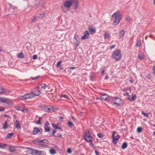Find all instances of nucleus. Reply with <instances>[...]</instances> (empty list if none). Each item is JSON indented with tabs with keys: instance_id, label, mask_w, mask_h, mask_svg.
<instances>
[{
	"instance_id": "54",
	"label": "nucleus",
	"mask_w": 155,
	"mask_h": 155,
	"mask_svg": "<svg viewBox=\"0 0 155 155\" xmlns=\"http://www.w3.org/2000/svg\"><path fill=\"white\" fill-rule=\"evenodd\" d=\"M40 16H41L40 17L43 18L45 16V14H42L40 15Z\"/></svg>"
},
{
	"instance_id": "28",
	"label": "nucleus",
	"mask_w": 155,
	"mask_h": 155,
	"mask_svg": "<svg viewBox=\"0 0 155 155\" xmlns=\"http://www.w3.org/2000/svg\"><path fill=\"white\" fill-rule=\"evenodd\" d=\"M127 147V143L126 142L124 143L121 146V148L123 149H126Z\"/></svg>"
},
{
	"instance_id": "16",
	"label": "nucleus",
	"mask_w": 155,
	"mask_h": 155,
	"mask_svg": "<svg viewBox=\"0 0 155 155\" xmlns=\"http://www.w3.org/2000/svg\"><path fill=\"white\" fill-rule=\"evenodd\" d=\"M39 151V150L36 149H31V154L32 155H38Z\"/></svg>"
},
{
	"instance_id": "12",
	"label": "nucleus",
	"mask_w": 155,
	"mask_h": 155,
	"mask_svg": "<svg viewBox=\"0 0 155 155\" xmlns=\"http://www.w3.org/2000/svg\"><path fill=\"white\" fill-rule=\"evenodd\" d=\"M89 33L87 31H86L84 32V35L81 37V38L82 39L85 40L87 39L89 37Z\"/></svg>"
},
{
	"instance_id": "21",
	"label": "nucleus",
	"mask_w": 155,
	"mask_h": 155,
	"mask_svg": "<svg viewBox=\"0 0 155 155\" xmlns=\"http://www.w3.org/2000/svg\"><path fill=\"white\" fill-rule=\"evenodd\" d=\"M119 34L120 38L123 37L125 34L124 31L123 30H122L119 32Z\"/></svg>"
},
{
	"instance_id": "48",
	"label": "nucleus",
	"mask_w": 155,
	"mask_h": 155,
	"mask_svg": "<svg viewBox=\"0 0 155 155\" xmlns=\"http://www.w3.org/2000/svg\"><path fill=\"white\" fill-rule=\"evenodd\" d=\"M67 152L69 153H71V150L70 148H68L67 150Z\"/></svg>"
},
{
	"instance_id": "27",
	"label": "nucleus",
	"mask_w": 155,
	"mask_h": 155,
	"mask_svg": "<svg viewBox=\"0 0 155 155\" xmlns=\"http://www.w3.org/2000/svg\"><path fill=\"white\" fill-rule=\"evenodd\" d=\"M13 134H14L13 133L8 134L5 137V138L6 139H8V138H10L13 136Z\"/></svg>"
},
{
	"instance_id": "58",
	"label": "nucleus",
	"mask_w": 155,
	"mask_h": 155,
	"mask_svg": "<svg viewBox=\"0 0 155 155\" xmlns=\"http://www.w3.org/2000/svg\"><path fill=\"white\" fill-rule=\"evenodd\" d=\"M70 69H72V70H73V69H75V67H70Z\"/></svg>"
},
{
	"instance_id": "53",
	"label": "nucleus",
	"mask_w": 155,
	"mask_h": 155,
	"mask_svg": "<svg viewBox=\"0 0 155 155\" xmlns=\"http://www.w3.org/2000/svg\"><path fill=\"white\" fill-rule=\"evenodd\" d=\"M39 78V76H37L35 78H32V80H34L37 79H38Z\"/></svg>"
},
{
	"instance_id": "41",
	"label": "nucleus",
	"mask_w": 155,
	"mask_h": 155,
	"mask_svg": "<svg viewBox=\"0 0 155 155\" xmlns=\"http://www.w3.org/2000/svg\"><path fill=\"white\" fill-rule=\"evenodd\" d=\"M142 114H143L144 115V116H145L147 117H149L148 113H144V112H142Z\"/></svg>"
},
{
	"instance_id": "44",
	"label": "nucleus",
	"mask_w": 155,
	"mask_h": 155,
	"mask_svg": "<svg viewBox=\"0 0 155 155\" xmlns=\"http://www.w3.org/2000/svg\"><path fill=\"white\" fill-rule=\"evenodd\" d=\"M142 131V128L140 127H138L137 128V132L138 133H140Z\"/></svg>"
},
{
	"instance_id": "52",
	"label": "nucleus",
	"mask_w": 155,
	"mask_h": 155,
	"mask_svg": "<svg viewBox=\"0 0 155 155\" xmlns=\"http://www.w3.org/2000/svg\"><path fill=\"white\" fill-rule=\"evenodd\" d=\"M5 110L4 108L3 107L0 108V111H4Z\"/></svg>"
},
{
	"instance_id": "5",
	"label": "nucleus",
	"mask_w": 155,
	"mask_h": 155,
	"mask_svg": "<svg viewBox=\"0 0 155 155\" xmlns=\"http://www.w3.org/2000/svg\"><path fill=\"white\" fill-rule=\"evenodd\" d=\"M0 101L6 103L10 105H12L13 104L11 100L5 97H0Z\"/></svg>"
},
{
	"instance_id": "61",
	"label": "nucleus",
	"mask_w": 155,
	"mask_h": 155,
	"mask_svg": "<svg viewBox=\"0 0 155 155\" xmlns=\"http://www.w3.org/2000/svg\"><path fill=\"white\" fill-rule=\"evenodd\" d=\"M102 75H103L104 74V70L102 71Z\"/></svg>"
},
{
	"instance_id": "19",
	"label": "nucleus",
	"mask_w": 155,
	"mask_h": 155,
	"mask_svg": "<svg viewBox=\"0 0 155 155\" xmlns=\"http://www.w3.org/2000/svg\"><path fill=\"white\" fill-rule=\"evenodd\" d=\"M136 94H134L132 95V97L129 96L128 97V99L130 101H134L136 100Z\"/></svg>"
},
{
	"instance_id": "37",
	"label": "nucleus",
	"mask_w": 155,
	"mask_h": 155,
	"mask_svg": "<svg viewBox=\"0 0 155 155\" xmlns=\"http://www.w3.org/2000/svg\"><path fill=\"white\" fill-rule=\"evenodd\" d=\"M60 97L61 98L62 97H64V98H67V99H68L69 98V97H68V96L67 95H65V94L61 95H60Z\"/></svg>"
},
{
	"instance_id": "34",
	"label": "nucleus",
	"mask_w": 155,
	"mask_h": 155,
	"mask_svg": "<svg viewBox=\"0 0 155 155\" xmlns=\"http://www.w3.org/2000/svg\"><path fill=\"white\" fill-rule=\"evenodd\" d=\"M7 145L4 143H1L0 144V148H2L4 149L5 147L7 146Z\"/></svg>"
},
{
	"instance_id": "20",
	"label": "nucleus",
	"mask_w": 155,
	"mask_h": 155,
	"mask_svg": "<svg viewBox=\"0 0 155 155\" xmlns=\"http://www.w3.org/2000/svg\"><path fill=\"white\" fill-rule=\"evenodd\" d=\"M46 88V85L45 84H39L38 87V88L39 89H45Z\"/></svg>"
},
{
	"instance_id": "9",
	"label": "nucleus",
	"mask_w": 155,
	"mask_h": 155,
	"mask_svg": "<svg viewBox=\"0 0 155 155\" xmlns=\"http://www.w3.org/2000/svg\"><path fill=\"white\" fill-rule=\"evenodd\" d=\"M42 131V129L41 128L38 129L37 127H35L33 131V135H35L38 133H41Z\"/></svg>"
},
{
	"instance_id": "26",
	"label": "nucleus",
	"mask_w": 155,
	"mask_h": 155,
	"mask_svg": "<svg viewBox=\"0 0 155 155\" xmlns=\"http://www.w3.org/2000/svg\"><path fill=\"white\" fill-rule=\"evenodd\" d=\"M52 126L54 128L55 130L57 129H59L61 130L60 131L61 132H62L63 131L62 130V129H61L60 127H58L57 126L56 124H52Z\"/></svg>"
},
{
	"instance_id": "30",
	"label": "nucleus",
	"mask_w": 155,
	"mask_h": 155,
	"mask_svg": "<svg viewBox=\"0 0 155 155\" xmlns=\"http://www.w3.org/2000/svg\"><path fill=\"white\" fill-rule=\"evenodd\" d=\"M138 57L139 59L143 60L144 58V55L142 54H138Z\"/></svg>"
},
{
	"instance_id": "25",
	"label": "nucleus",
	"mask_w": 155,
	"mask_h": 155,
	"mask_svg": "<svg viewBox=\"0 0 155 155\" xmlns=\"http://www.w3.org/2000/svg\"><path fill=\"white\" fill-rule=\"evenodd\" d=\"M2 125H3V127H2V128L5 129L7 128L8 127V121H5V122L4 124H2Z\"/></svg>"
},
{
	"instance_id": "50",
	"label": "nucleus",
	"mask_w": 155,
	"mask_h": 155,
	"mask_svg": "<svg viewBox=\"0 0 155 155\" xmlns=\"http://www.w3.org/2000/svg\"><path fill=\"white\" fill-rule=\"evenodd\" d=\"M57 132V131L55 130H53V132L52 133V135H53L54 136H55V135H54V134L56 133Z\"/></svg>"
},
{
	"instance_id": "42",
	"label": "nucleus",
	"mask_w": 155,
	"mask_h": 155,
	"mask_svg": "<svg viewBox=\"0 0 155 155\" xmlns=\"http://www.w3.org/2000/svg\"><path fill=\"white\" fill-rule=\"evenodd\" d=\"M61 61H59L58 62V63H57V67H60V66L61 65Z\"/></svg>"
},
{
	"instance_id": "8",
	"label": "nucleus",
	"mask_w": 155,
	"mask_h": 155,
	"mask_svg": "<svg viewBox=\"0 0 155 155\" xmlns=\"http://www.w3.org/2000/svg\"><path fill=\"white\" fill-rule=\"evenodd\" d=\"M74 39L75 40L74 44L76 45V47L77 48L79 44V37L78 35H75L74 36Z\"/></svg>"
},
{
	"instance_id": "40",
	"label": "nucleus",
	"mask_w": 155,
	"mask_h": 155,
	"mask_svg": "<svg viewBox=\"0 0 155 155\" xmlns=\"http://www.w3.org/2000/svg\"><path fill=\"white\" fill-rule=\"evenodd\" d=\"M140 40H138L136 43V46L137 47L140 46Z\"/></svg>"
},
{
	"instance_id": "49",
	"label": "nucleus",
	"mask_w": 155,
	"mask_h": 155,
	"mask_svg": "<svg viewBox=\"0 0 155 155\" xmlns=\"http://www.w3.org/2000/svg\"><path fill=\"white\" fill-rule=\"evenodd\" d=\"M62 136V134L61 133H58L57 135V136L58 137H61Z\"/></svg>"
},
{
	"instance_id": "24",
	"label": "nucleus",
	"mask_w": 155,
	"mask_h": 155,
	"mask_svg": "<svg viewBox=\"0 0 155 155\" xmlns=\"http://www.w3.org/2000/svg\"><path fill=\"white\" fill-rule=\"evenodd\" d=\"M104 38L108 39L110 36L109 33L107 32H106L104 34Z\"/></svg>"
},
{
	"instance_id": "31",
	"label": "nucleus",
	"mask_w": 155,
	"mask_h": 155,
	"mask_svg": "<svg viewBox=\"0 0 155 155\" xmlns=\"http://www.w3.org/2000/svg\"><path fill=\"white\" fill-rule=\"evenodd\" d=\"M15 150V147L13 146H10L9 148V150L11 152H14Z\"/></svg>"
},
{
	"instance_id": "45",
	"label": "nucleus",
	"mask_w": 155,
	"mask_h": 155,
	"mask_svg": "<svg viewBox=\"0 0 155 155\" xmlns=\"http://www.w3.org/2000/svg\"><path fill=\"white\" fill-rule=\"evenodd\" d=\"M126 20L128 21H130L131 20V18L129 16H128L126 18Z\"/></svg>"
},
{
	"instance_id": "57",
	"label": "nucleus",
	"mask_w": 155,
	"mask_h": 155,
	"mask_svg": "<svg viewBox=\"0 0 155 155\" xmlns=\"http://www.w3.org/2000/svg\"><path fill=\"white\" fill-rule=\"evenodd\" d=\"M153 71L154 74L155 75V66L153 67Z\"/></svg>"
},
{
	"instance_id": "51",
	"label": "nucleus",
	"mask_w": 155,
	"mask_h": 155,
	"mask_svg": "<svg viewBox=\"0 0 155 155\" xmlns=\"http://www.w3.org/2000/svg\"><path fill=\"white\" fill-rule=\"evenodd\" d=\"M88 142L90 143V145H91L93 147H94V144H93V143H92V141H91V142Z\"/></svg>"
},
{
	"instance_id": "56",
	"label": "nucleus",
	"mask_w": 155,
	"mask_h": 155,
	"mask_svg": "<svg viewBox=\"0 0 155 155\" xmlns=\"http://www.w3.org/2000/svg\"><path fill=\"white\" fill-rule=\"evenodd\" d=\"M115 47V45H113L112 46H110V48L111 49H113V48H114Z\"/></svg>"
},
{
	"instance_id": "64",
	"label": "nucleus",
	"mask_w": 155,
	"mask_h": 155,
	"mask_svg": "<svg viewBox=\"0 0 155 155\" xmlns=\"http://www.w3.org/2000/svg\"><path fill=\"white\" fill-rule=\"evenodd\" d=\"M153 4L155 6V0H154L153 2Z\"/></svg>"
},
{
	"instance_id": "46",
	"label": "nucleus",
	"mask_w": 155,
	"mask_h": 155,
	"mask_svg": "<svg viewBox=\"0 0 155 155\" xmlns=\"http://www.w3.org/2000/svg\"><path fill=\"white\" fill-rule=\"evenodd\" d=\"M10 91H11L10 90H6V89H5V92L3 93H5V94H9L10 93Z\"/></svg>"
},
{
	"instance_id": "33",
	"label": "nucleus",
	"mask_w": 155,
	"mask_h": 155,
	"mask_svg": "<svg viewBox=\"0 0 155 155\" xmlns=\"http://www.w3.org/2000/svg\"><path fill=\"white\" fill-rule=\"evenodd\" d=\"M50 153L52 155H54L56 153V151L54 149H52L50 151Z\"/></svg>"
},
{
	"instance_id": "1",
	"label": "nucleus",
	"mask_w": 155,
	"mask_h": 155,
	"mask_svg": "<svg viewBox=\"0 0 155 155\" xmlns=\"http://www.w3.org/2000/svg\"><path fill=\"white\" fill-rule=\"evenodd\" d=\"M72 5H74L75 8L79 6L78 1V0H68L66 1L64 4V6L67 8H70Z\"/></svg>"
},
{
	"instance_id": "11",
	"label": "nucleus",
	"mask_w": 155,
	"mask_h": 155,
	"mask_svg": "<svg viewBox=\"0 0 155 155\" xmlns=\"http://www.w3.org/2000/svg\"><path fill=\"white\" fill-rule=\"evenodd\" d=\"M49 125V124L48 121H47L45 122L44 127L45 130V132H48L50 130V129L48 127Z\"/></svg>"
},
{
	"instance_id": "22",
	"label": "nucleus",
	"mask_w": 155,
	"mask_h": 155,
	"mask_svg": "<svg viewBox=\"0 0 155 155\" xmlns=\"http://www.w3.org/2000/svg\"><path fill=\"white\" fill-rule=\"evenodd\" d=\"M88 30L89 32L91 34H93L95 33L96 32L95 29H93L91 28H88Z\"/></svg>"
},
{
	"instance_id": "59",
	"label": "nucleus",
	"mask_w": 155,
	"mask_h": 155,
	"mask_svg": "<svg viewBox=\"0 0 155 155\" xmlns=\"http://www.w3.org/2000/svg\"><path fill=\"white\" fill-rule=\"evenodd\" d=\"M95 153L96 155H99L98 153L97 150H95Z\"/></svg>"
},
{
	"instance_id": "4",
	"label": "nucleus",
	"mask_w": 155,
	"mask_h": 155,
	"mask_svg": "<svg viewBox=\"0 0 155 155\" xmlns=\"http://www.w3.org/2000/svg\"><path fill=\"white\" fill-rule=\"evenodd\" d=\"M84 137L85 140L87 142L92 141L93 139L92 137L91 136L90 132L89 131H87L85 133Z\"/></svg>"
},
{
	"instance_id": "18",
	"label": "nucleus",
	"mask_w": 155,
	"mask_h": 155,
	"mask_svg": "<svg viewBox=\"0 0 155 155\" xmlns=\"http://www.w3.org/2000/svg\"><path fill=\"white\" fill-rule=\"evenodd\" d=\"M44 110L45 111L49 112H52L53 111L52 108L49 106L45 107Z\"/></svg>"
},
{
	"instance_id": "3",
	"label": "nucleus",
	"mask_w": 155,
	"mask_h": 155,
	"mask_svg": "<svg viewBox=\"0 0 155 155\" xmlns=\"http://www.w3.org/2000/svg\"><path fill=\"white\" fill-rule=\"evenodd\" d=\"M112 57L116 61H118L121 58V54L120 51V50H117L113 52Z\"/></svg>"
},
{
	"instance_id": "15",
	"label": "nucleus",
	"mask_w": 155,
	"mask_h": 155,
	"mask_svg": "<svg viewBox=\"0 0 155 155\" xmlns=\"http://www.w3.org/2000/svg\"><path fill=\"white\" fill-rule=\"evenodd\" d=\"M101 98L102 100L104 101H108L109 100V97L106 94H104L101 96Z\"/></svg>"
},
{
	"instance_id": "39",
	"label": "nucleus",
	"mask_w": 155,
	"mask_h": 155,
	"mask_svg": "<svg viewBox=\"0 0 155 155\" xmlns=\"http://www.w3.org/2000/svg\"><path fill=\"white\" fill-rule=\"evenodd\" d=\"M41 117H40L39 118V119L37 122H36V124H41Z\"/></svg>"
},
{
	"instance_id": "47",
	"label": "nucleus",
	"mask_w": 155,
	"mask_h": 155,
	"mask_svg": "<svg viewBox=\"0 0 155 155\" xmlns=\"http://www.w3.org/2000/svg\"><path fill=\"white\" fill-rule=\"evenodd\" d=\"M37 58V56L36 55H34L33 56V59L34 60L36 59Z\"/></svg>"
},
{
	"instance_id": "29",
	"label": "nucleus",
	"mask_w": 155,
	"mask_h": 155,
	"mask_svg": "<svg viewBox=\"0 0 155 155\" xmlns=\"http://www.w3.org/2000/svg\"><path fill=\"white\" fill-rule=\"evenodd\" d=\"M18 58L21 59L23 58L24 57L23 54L22 52L18 54Z\"/></svg>"
},
{
	"instance_id": "14",
	"label": "nucleus",
	"mask_w": 155,
	"mask_h": 155,
	"mask_svg": "<svg viewBox=\"0 0 155 155\" xmlns=\"http://www.w3.org/2000/svg\"><path fill=\"white\" fill-rule=\"evenodd\" d=\"M26 99L32 98L34 97V95L31 92L29 94H25Z\"/></svg>"
},
{
	"instance_id": "2",
	"label": "nucleus",
	"mask_w": 155,
	"mask_h": 155,
	"mask_svg": "<svg viewBox=\"0 0 155 155\" xmlns=\"http://www.w3.org/2000/svg\"><path fill=\"white\" fill-rule=\"evenodd\" d=\"M34 142L35 144H38L42 147H45L47 146L49 141L47 140L44 139L41 140H35Z\"/></svg>"
},
{
	"instance_id": "35",
	"label": "nucleus",
	"mask_w": 155,
	"mask_h": 155,
	"mask_svg": "<svg viewBox=\"0 0 155 155\" xmlns=\"http://www.w3.org/2000/svg\"><path fill=\"white\" fill-rule=\"evenodd\" d=\"M38 155H46V153L44 151L39 150Z\"/></svg>"
},
{
	"instance_id": "10",
	"label": "nucleus",
	"mask_w": 155,
	"mask_h": 155,
	"mask_svg": "<svg viewBox=\"0 0 155 155\" xmlns=\"http://www.w3.org/2000/svg\"><path fill=\"white\" fill-rule=\"evenodd\" d=\"M119 17H120V18H122V17L121 14L118 12H117L114 13L111 16V17L113 18L114 17V18L115 19L116 18H118Z\"/></svg>"
},
{
	"instance_id": "55",
	"label": "nucleus",
	"mask_w": 155,
	"mask_h": 155,
	"mask_svg": "<svg viewBox=\"0 0 155 155\" xmlns=\"http://www.w3.org/2000/svg\"><path fill=\"white\" fill-rule=\"evenodd\" d=\"M147 78H148L149 79H150V75L149 74H148L147 76Z\"/></svg>"
},
{
	"instance_id": "23",
	"label": "nucleus",
	"mask_w": 155,
	"mask_h": 155,
	"mask_svg": "<svg viewBox=\"0 0 155 155\" xmlns=\"http://www.w3.org/2000/svg\"><path fill=\"white\" fill-rule=\"evenodd\" d=\"M16 126L17 129H20L21 128L20 124L18 120H16Z\"/></svg>"
},
{
	"instance_id": "43",
	"label": "nucleus",
	"mask_w": 155,
	"mask_h": 155,
	"mask_svg": "<svg viewBox=\"0 0 155 155\" xmlns=\"http://www.w3.org/2000/svg\"><path fill=\"white\" fill-rule=\"evenodd\" d=\"M97 135L100 138H102L103 137V135L101 133L98 134Z\"/></svg>"
},
{
	"instance_id": "62",
	"label": "nucleus",
	"mask_w": 155,
	"mask_h": 155,
	"mask_svg": "<svg viewBox=\"0 0 155 155\" xmlns=\"http://www.w3.org/2000/svg\"><path fill=\"white\" fill-rule=\"evenodd\" d=\"M129 81L131 83H132L133 82V81L132 79H130Z\"/></svg>"
},
{
	"instance_id": "63",
	"label": "nucleus",
	"mask_w": 155,
	"mask_h": 155,
	"mask_svg": "<svg viewBox=\"0 0 155 155\" xmlns=\"http://www.w3.org/2000/svg\"><path fill=\"white\" fill-rule=\"evenodd\" d=\"M129 93L128 92H127L125 93V95L128 96H129Z\"/></svg>"
},
{
	"instance_id": "6",
	"label": "nucleus",
	"mask_w": 155,
	"mask_h": 155,
	"mask_svg": "<svg viewBox=\"0 0 155 155\" xmlns=\"http://www.w3.org/2000/svg\"><path fill=\"white\" fill-rule=\"evenodd\" d=\"M114 104H116L117 106L120 105L121 102L120 99L118 97H113L112 99Z\"/></svg>"
},
{
	"instance_id": "60",
	"label": "nucleus",
	"mask_w": 155,
	"mask_h": 155,
	"mask_svg": "<svg viewBox=\"0 0 155 155\" xmlns=\"http://www.w3.org/2000/svg\"><path fill=\"white\" fill-rule=\"evenodd\" d=\"M108 79V75H107L105 76V78H104L105 79L107 80Z\"/></svg>"
},
{
	"instance_id": "32",
	"label": "nucleus",
	"mask_w": 155,
	"mask_h": 155,
	"mask_svg": "<svg viewBox=\"0 0 155 155\" xmlns=\"http://www.w3.org/2000/svg\"><path fill=\"white\" fill-rule=\"evenodd\" d=\"M25 98V94L24 95H20L18 97L19 99L22 100H26V99Z\"/></svg>"
},
{
	"instance_id": "7",
	"label": "nucleus",
	"mask_w": 155,
	"mask_h": 155,
	"mask_svg": "<svg viewBox=\"0 0 155 155\" xmlns=\"http://www.w3.org/2000/svg\"><path fill=\"white\" fill-rule=\"evenodd\" d=\"M116 133V132L114 131L113 133L112 136V138L113 139V143L114 144H116L119 138V136L118 135H117L116 137H115V134Z\"/></svg>"
},
{
	"instance_id": "17",
	"label": "nucleus",
	"mask_w": 155,
	"mask_h": 155,
	"mask_svg": "<svg viewBox=\"0 0 155 155\" xmlns=\"http://www.w3.org/2000/svg\"><path fill=\"white\" fill-rule=\"evenodd\" d=\"M121 19V18H120V17L118 18H116L115 20L113 22V25L115 26L117 25L119 23Z\"/></svg>"
},
{
	"instance_id": "13",
	"label": "nucleus",
	"mask_w": 155,
	"mask_h": 155,
	"mask_svg": "<svg viewBox=\"0 0 155 155\" xmlns=\"http://www.w3.org/2000/svg\"><path fill=\"white\" fill-rule=\"evenodd\" d=\"M31 93L34 94V97L35 96H39L41 94V92L38 89L31 92Z\"/></svg>"
},
{
	"instance_id": "36",
	"label": "nucleus",
	"mask_w": 155,
	"mask_h": 155,
	"mask_svg": "<svg viewBox=\"0 0 155 155\" xmlns=\"http://www.w3.org/2000/svg\"><path fill=\"white\" fill-rule=\"evenodd\" d=\"M5 89L2 87H0V94L3 93L5 92Z\"/></svg>"
},
{
	"instance_id": "38",
	"label": "nucleus",
	"mask_w": 155,
	"mask_h": 155,
	"mask_svg": "<svg viewBox=\"0 0 155 155\" xmlns=\"http://www.w3.org/2000/svg\"><path fill=\"white\" fill-rule=\"evenodd\" d=\"M68 125L69 127H71L73 126V124L71 121H70L68 122Z\"/></svg>"
}]
</instances>
